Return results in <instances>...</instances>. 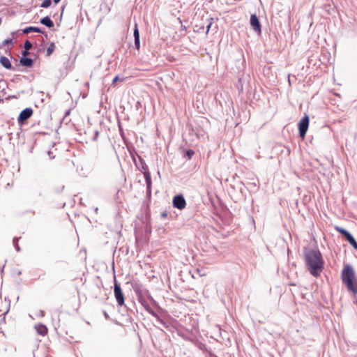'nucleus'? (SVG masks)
Instances as JSON below:
<instances>
[{"label": "nucleus", "mask_w": 357, "mask_h": 357, "mask_svg": "<svg viewBox=\"0 0 357 357\" xmlns=\"http://www.w3.org/2000/svg\"><path fill=\"white\" fill-rule=\"evenodd\" d=\"M11 42H12V40H11V39H6V40H4L3 41L2 45H7V44H8V43H10Z\"/></svg>", "instance_id": "21"}, {"label": "nucleus", "mask_w": 357, "mask_h": 357, "mask_svg": "<svg viewBox=\"0 0 357 357\" xmlns=\"http://www.w3.org/2000/svg\"><path fill=\"white\" fill-rule=\"evenodd\" d=\"M55 3H58L61 0H53Z\"/></svg>", "instance_id": "27"}, {"label": "nucleus", "mask_w": 357, "mask_h": 357, "mask_svg": "<svg viewBox=\"0 0 357 357\" xmlns=\"http://www.w3.org/2000/svg\"><path fill=\"white\" fill-rule=\"evenodd\" d=\"M337 231H338L340 234L344 236V237L347 236V234H349V232L347 231L346 229L341 228V227H336Z\"/></svg>", "instance_id": "17"}, {"label": "nucleus", "mask_w": 357, "mask_h": 357, "mask_svg": "<svg viewBox=\"0 0 357 357\" xmlns=\"http://www.w3.org/2000/svg\"><path fill=\"white\" fill-rule=\"evenodd\" d=\"M35 328H36L37 333L41 335H45L47 333V327L42 324H36L35 326Z\"/></svg>", "instance_id": "8"}, {"label": "nucleus", "mask_w": 357, "mask_h": 357, "mask_svg": "<svg viewBox=\"0 0 357 357\" xmlns=\"http://www.w3.org/2000/svg\"><path fill=\"white\" fill-rule=\"evenodd\" d=\"M15 248H16V250H17V251H19V250H20V248H19V246H18L17 245L15 246Z\"/></svg>", "instance_id": "28"}, {"label": "nucleus", "mask_w": 357, "mask_h": 357, "mask_svg": "<svg viewBox=\"0 0 357 357\" xmlns=\"http://www.w3.org/2000/svg\"><path fill=\"white\" fill-rule=\"evenodd\" d=\"M39 315H40L41 317H43L44 316L43 312L40 311L39 313Z\"/></svg>", "instance_id": "26"}, {"label": "nucleus", "mask_w": 357, "mask_h": 357, "mask_svg": "<svg viewBox=\"0 0 357 357\" xmlns=\"http://www.w3.org/2000/svg\"><path fill=\"white\" fill-rule=\"evenodd\" d=\"M346 239L349 241V243L352 245V247L357 250V242L355 240V238L353 237V236L349 233L347 234V236H345Z\"/></svg>", "instance_id": "10"}, {"label": "nucleus", "mask_w": 357, "mask_h": 357, "mask_svg": "<svg viewBox=\"0 0 357 357\" xmlns=\"http://www.w3.org/2000/svg\"><path fill=\"white\" fill-rule=\"evenodd\" d=\"M0 63L6 69H10L12 68L10 60L6 56L0 57Z\"/></svg>", "instance_id": "9"}, {"label": "nucleus", "mask_w": 357, "mask_h": 357, "mask_svg": "<svg viewBox=\"0 0 357 357\" xmlns=\"http://www.w3.org/2000/svg\"><path fill=\"white\" fill-rule=\"evenodd\" d=\"M51 3H52L51 0H43L40 6L42 8H48L49 6H50Z\"/></svg>", "instance_id": "15"}, {"label": "nucleus", "mask_w": 357, "mask_h": 357, "mask_svg": "<svg viewBox=\"0 0 357 357\" xmlns=\"http://www.w3.org/2000/svg\"><path fill=\"white\" fill-rule=\"evenodd\" d=\"M26 54H28V50H26L24 49V51L22 52V55H23V56H26Z\"/></svg>", "instance_id": "24"}, {"label": "nucleus", "mask_w": 357, "mask_h": 357, "mask_svg": "<svg viewBox=\"0 0 357 357\" xmlns=\"http://www.w3.org/2000/svg\"><path fill=\"white\" fill-rule=\"evenodd\" d=\"M135 45L137 49L139 50V47H140L139 39H135Z\"/></svg>", "instance_id": "20"}, {"label": "nucleus", "mask_w": 357, "mask_h": 357, "mask_svg": "<svg viewBox=\"0 0 357 357\" xmlns=\"http://www.w3.org/2000/svg\"><path fill=\"white\" fill-rule=\"evenodd\" d=\"M342 280L347 289L354 292H357V282L354 269L351 265H346L342 271Z\"/></svg>", "instance_id": "2"}, {"label": "nucleus", "mask_w": 357, "mask_h": 357, "mask_svg": "<svg viewBox=\"0 0 357 357\" xmlns=\"http://www.w3.org/2000/svg\"><path fill=\"white\" fill-rule=\"evenodd\" d=\"M114 291L118 305L121 306L123 305L124 304V296L120 285L117 284L116 280L114 283Z\"/></svg>", "instance_id": "4"}, {"label": "nucleus", "mask_w": 357, "mask_h": 357, "mask_svg": "<svg viewBox=\"0 0 357 357\" xmlns=\"http://www.w3.org/2000/svg\"><path fill=\"white\" fill-rule=\"evenodd\" d=\"M119 80V76H116L113 80H112V83L114 84L116 83L117 81Z\"/></svg>", "instance_id": "23"}, {"label": "nucleus", "mask_w": 357, "mask_h": 357, "mask_svg": "<svg viewBox=\"0 0 357 357\" xmlns=\"http://www.w3.org/2000/svg\"><path fill=\"white\" fill-rule=\"evenodd\" d=\"M33 114V110L31 108H26L23 109L19 116H18V121L19 122H23L24 121L28 119Z\"/></svg>", "instance_id": "6"}, {"label": "nucleus", "mask_w": 357, "mask_h": 357, "mask_svg": "<svg viewBox=\"0 0 357 357\" xmlns=\"http://www.w3.org/2000/svg\"><path fill=\"white\" fill-rule=\"evenodd\" d=\"M144 177H145V179H146V182L147 186H148V188H149L151 186V180L150 174L149 172H144Z\"/></svg>", "instance_id": "14"}, {"label": "nucleus", "mask_w": 357, "mask_h": 357, "mask_svg": "<svg viewBox=\"0 0 357 357\" xmlns=\"http://www.w3.org/2000/svg\"><path fill=\"white\" fill-rule=\"evenodd\" d=\"M54 50V43H51L48 48L47 49V56H50L52 54Z\"/></svg>", "instance_id": "16"}, {"label": "nucleus", "mask_w": 357, "mask_h": 357, "mask_svg": "<svg viewBox=\"0 0 357 357\" xmlns=\"http://www.w3.org/2000/svg\"><path fill=\"white\" fill-rule=\"evenodd\" d=\"M173 206L180 210L185 208L186 206L185 200L183 195H176L173 199Z\"/></svg>", "instance_id": "5"}, {"label": "nucleus", "mask_w": 357, "mask_h": 357, "mask_svg": "<svg viewBox=\"0 0 357 357\" xmlns=\"http://www.w3.org/2000/svg\"><path fill=\"white\" fill-rule=\"evenodd\" d=\"M193 153H194V152L192 151H191V150L188 151V152H187V154H188L189 158H191V156L193 155Z\"/></svg>", "instance_id": "22"}, {"label": "nucleus", "mask_w": 357, "mask_h": 357, "mask_svg": "<svg viewBox=\"0 0 357 357\" xmlns=\"http://www.w3.org/2000/svg\"><path fill=\"white\" fill-rule=\"evenodd\" d=\"M211 24H212V23L211 22V23L207 26V31H206L207 33L209 31V29H210V28H211Z\"/></svg>", "instance_id": "25"}, {"label": "nucleus", "mask_w": 357, "mask_h": 357, "mask_svg": "<svg viewBox=\"0 0 357 357\" xmlns=\"http://www.w3.org/2000/svg\"><path fill=\"white\" fill-rule=\"evenodd\" d=\"M24 47L26 50H29L32 47V44L29 41L26 40L24 43Z\"/></svg>", "instance_id": "18"}, {"label": "nucleus", "mask_w": 357, "mask_h": 357, "mask_svg": "<svg viewBox=\"0 0 357 357\" xmlns=\"http://www.w3.org/2000/svg\"><path fill=\"white\" fill-rule=\"evenodd\" d=\"M309 126V116H303L298 123L299 133L302 138H304Z\"/></svg>", "instance_id": "3"}, {"label": "nucleus", "mask_w": 357, "mask_h": 357, "mask_svg": "<svg viewBox=\"0 0 357 357\" xmlns=\"http://www.w3.org/2000/svg\"><path fill=\"white\" fill-rule=\"evenodd\" d=\"M250 24L255 31H256L259 33L261 31V26H260L259 21L257 17L256 16V15H255V14L252 15L250 17Z\"/></svg>", "instance_id": "7"}, {"label": "nucleus", "mask_w": 357, "mask_h": 357, "mask_svg": "<svg viewBox=\"0 0 357 357\" xmlns=\"http://www.w3.org/2000/svg\"><path fill=\"white\" fill-rule=\"evenodd\" d=\"M306 266L310 273L315 277L319 276L324 268V260L319 250H307L305 251Z\"/></svg>", "instance_id": "1"}, {"label": "nucleus", "mask_w": 357, "mask_h": 357, "mask_svg": "<svg viewBox=\"0 0 357 357\" xmlns=\"http://www.w3.org/2000/svg\"><path fill=\"white\" fill-rule=\"evenodd\" d=\"M20 63L22 65H23L24 66L30 67L33 64V60L30 58L22 57L20 59Z\"/></svg>", "instance_id": "12"}, {"label": "nucleus", "mask_w": 357, "mask_h": 357, "mask_svg": "<svg viewBox=\"0 0 357 357\" xmlns=\"http://www.w3.org/2000/svg\"><path fill=\"white\" fill-rule=\"evenodd\" d=\"M40 23L46 26L51 28L54 26V22L49 17H45L40 20Z\"/></svg>", "instance_id": "11"}, {"label": "nucleus", "mask_w": 357, "mask_h": 357, "mask_svg": "<svg viewBox=\"0 0 357 357\" xmlns=\"http://www.w3.org/2000/svg\"><path fill=\"white\" fill-rule=\"evenodd\" d=\"M134 37L135 39H139V33L137 25L135 26V29L134 30Z\"/></svg>", "instance_id": "19"}, {"label": "nucleus", "mask_w": 357, "mask_h": 357, "mask_svg": "<svg viewBox=\"0 0 357 357\" xmlns=\"http://www.w3.org/2000/svg\"><path fill=\"white\" fill-rule=\"evenodd\" d=\"M32 31L37 33H43V31L39 28L35 26H29L23 30L24 33H29Z\"/></svg>", "instance_id": "13"}]
</instances>
